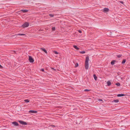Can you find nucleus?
Returning a JSON list of instances; mask_svg holds the SVG:
<instances>
[{
    "label": "nucleus",
    "instance_id": "1",
    "mask_svg": "<svg viewBox=\"0 0 130 130\" xmlns=\"http://www.w3.org/2000/svg\"><path fill=\"white\" fill-rule=\"evenodd\" d=\"M29 25V24L28 23L26 22L24 24L22 25V27L23 28H24L26 27H28Z\"/></svg>",
    "mask_w": 130,
    "mask_h": 130
},
{
    "label": "nucleus",
    "instance_id": "2",
    "mask_svg": "<svg viewBox=\"0 0 130 130\" xmlns=\"http://www.w3.org/2000/svg\"><path fill=\"white\" fill-rule=\"evenodd\" d=\"M89 60V57H86L85 62V64H88V61Z\"/></svg>",
    "mask_w": 130,
    "mask_h": 130
},
{
    "label": "nucleus",
    "instance_id": "3",
    "mask_svg": "<svg viewBox=\"0 0 130 130\" xmlns=\"http://www.w3.org/2000/svg\"><path fill=\"white\" fill-rule=\"evenodd\" d=\"M29 60L31 62H33L34 61V60L31 56H29Z\"/></svg>",
    "mask_w": 130,
    "mask_h": 130
},
{
    "label": "nucleus",
    "instance_id": "4",
    "mask_svg": "<svg viewBox=\"0 0 130 130\" xmlns=\"http://www.w3.org/2000/svg\"><path fill=\"white\" fill-rule=\"evenodd\" d=\"M19 122L21 124L23 125H26L27 124L26 123L22 121H19Z\"/></svg>",
    "mask_w": 130,
    "mask_h": 130
},
{
    "label": "nucleus",
    "instance_id": "5",
    "mask_svg": "<svg viewBox=\"0 0 130 130\" xmlns=\"http://www.w3.org/2000/svg\"><path fill=\"white\" fill-rule=\"evenodd\" d=\"M37 112L36 111L33 110H30L29 111V112L32 113H37Z\"/></svg>",
    "mask_w": 130,
    "mask_h": 130
},
{
    "label": "nucleus",
    "instance_id": "6",
    "mask_svg": "<svg viewBox=\"0 0 130 130\" xmlns=\"http://www.w3.org/2000/svg\"><path fill=\"white\" fill-rule=\"evenodd\" d=\"M104 11L105 12H107L109 10V9L108 8H105L103 9Z\"/></svg>",
    "mask_w": 130,
    "mask_h": 130
},
{
    "label": "nucleus",
    "instance_id": "7",
    "mask_svg": "<svg viewBox=\"0 0 130 130\" xmlns=\"http://www.w3.org/2000/svg\"><path fill=\"white\" fill-rule=\"evenodd\" d=\"M89 67L88 64H85V67L86 69H88Z\"/></svg>",
    "mask_w": 130,
    "mask_h": 130
},
{
    "label": "nucleus",
    "instance_id": "8",
    "mask_svg": "<svg viewBox=\"0 0 130 130\" xmlns=\"http://www.w3.org/2000/svg\"><path fill=\"white\" fill-rule=\"evenodd\" d=\"M12 124H14L15 125L17 126L18 125V123L16 122H13L12 123Z\"/></svg>",
    "mask_w": 130,
    "mask_h": 130
},
{
    "label": "nucleus",
    "instance_id": "9",
    "mask_svg": "<svg viewBox=\"0 0 130 130\" xmlns=\"http://www.w3.org/2000/svg\"><path fill=\"white\" fill-rule=\"evenodd\" d=\"M20 11L23 12L24 13H26L28 11V10H21Z\"/></svg>",
    "mask_w": 130,
    "mask_h": 130
},
{
    "label": "nucleus",
    "instance_id": "10",
    "mask_svg": "<svg viewBox=\"0 0 130 130\" xmlns=\"http://www.w3.org/2000/svg\"><path fill=\"white\" fill-rule=\"evenodd\" d=\"M125 95L124 94H118V95L117 96H118V97H121V96H124Z\"/></svg>",
    "mask_w": 130,
    "mask_h": 130
},
{
    "label": "nucleus",
    "instance_id": "11",
    "mask_svg": "<svg viewBox=\"0 0 130 130\" xmlns=\"http://www.w3.org/2000/svg\"><path fill=\"white\" fill-rule=\"evenodd\" d=\"M107 84L108 86H110L111 84V83L109 81H108L107 82Z\"/></svg>",
    "mask_w": 130,
    "mask_h": 130
},
{
    "label": "nucleus",
    "instance_id": "12",
    "mask_svg": "<svg viewBox=\"0 0 130 130\" xmlns=\"http://www.w3.org/2000/svg\"><path fill=\"white\" fill-rule=\"evenodd\" d=\"M73 47L75 49H76V50H78L79 49V48H78L77 46L76 45H73Z\"/></svg>",
    "mask_w": 130,
    "mask_h": 130
},
{
    "label": "nucleus",
    "instance_id": "13",
    "mask_svg": "<svg viewBox=\"0 0 130 130\" xmlns=\"http://www.w3.org/2000/svg\"><path fill=\"white\" fill-rule=\"evenodd\" d=\"M113 102L115 103H118L119 102L118 100H114Z\"/></svg>",
    "mask_w": 130,
    "mask_h": 130
},
{
    "label": "nucleus",
    "instance_id": "14",
    "mask_svg": "<svg viewBox=\"0 0 130 130\" xmlns=\"http://www.w3.org/2000/svg\"><path fill=\"white\" fill-rule=\"evenodd\" d=\"M41 49L45 53H47V51H46V50L44 48H41Z\"/></svg>",
    "mask_w": 130,
    "mask_h": 130
},
{
    "label": "nucleus",
    "instance_id": "15",
    "mask_svg": "<svg viewBox=\"0 0 130 130\" xmlns=\"http://www.w3.org/2000/svg\"><path fill=\"white\" fill-rule=\"evenodd\" d=\"M93 77H94V79L95 80H96L97 79V77L96 76V75H93Z\"/></svg>",
    "mask_w": 130,
    "mask_h": 130
},
{
    "label": "nucleus",
    "instance_id": "16",
    "mask_svg": "<svg viewBox=\"0 0 130 130\" xmlns=\"http://www.w3.org/2000/svg\"><path fill=\"white\" fill-rule=\"evenodd\" d=\"M115 61H113L111 62V64L113 65L114 64Z\"/></svg>",
    "mask_w": 130,
    "mask_h": 130
},
{
    "label": "nucleus",
    "instance_id": "17",
    "mask_svg": "<svg viewBox=\"0 0 130 130\" xmlns=\"http://www.w3.org/2000/svg\"><path fill=\"white\" fill-rule=\"evenodd\" d=\"M116 85L117 86H119L120 85V84L119 83H118L116 84Z\"/></svg>",
    "mask_w": 130,
    "mask_h": 130
},
{
    "label": "nucleus",
    "instance_id": "18",
    "mask_svg": "<svg viewBox=\"0 0 130 130\" xmlns=\"http://www.w3.org/2000/svg\"><path fill=\"white\" fill-rule=\"evenodd\" d=\"M126 60L125 59H124L122 61V63H124L125 62Z\"/></svg>",
    "mask_w": 130,
    "mask_h": 130
},
{
    "label": "nucleus",
    "instance_id": "19",
    "mask_svg": "<svg viewBox=\"0 0 130 130\" xmlns=\"http://www.w3.org/2000/svg\"><path fill=\"white\" fill-rule=\"evenodd\" d=\"M17 35H19L20 36L25 35V34H19Z\"/></svg>",
    "mask_w": 130,
    "mask_h": 130
},
{
    "label": "nucleus",
    "instance_id": "20",
    "mask_svg": "<svg viewBox=\"0 0 130 130\" xmlns=\"http://www.w3.org/2000/svg\"><path fill=\"white\" fill-rule=\"evenodd\" d=\"M53 52L55 53V54H58V53L57 52V51H54Z\"/></svg>",
    "mask_w": 130,
    "mask_h": 130
},
{
    "label": "nucleus",
    "instance_id": "21",
    "mask_svg": "<svg viewBox=\"0 0 130 130\" xmlns=\"http://www.w3.org/2000/svg\"><path fill=\"white\" fill-rule=\"evenodd\" d=\"M78 63H76V64H75V67H78Z\"/></svg>",
    "mask_w": 130,
    "mask_h": 130
},
{
    "label": "nucleus",
    "instance_id": "22",
    "mask_svg": "<svg viewBox=\"0 0 130 130\" xmlns=\"http://www.w3.org/2000/svg\"><path fill=\"white\" fill-rule=\"evenodd\" d=\"M85 53V52L84 51H82V52H80V53L81 54H84Z\"/></svg>",
    "mask_w": 130,
    "mask_h": 130
},
{
    "label": "nucleus",
    "instance_id": "23",
    "mask_svg": "<svg viewBox=\"0 0 130 130\" xmlns=\"http://www.w3.org/2000/svg\"><path fill=\"white\" fill-rule=\"evenodd\" d=\"M26 102H28L29 101L28 100H24Z\"/></svg>",
    "mask_w": 130,
    "mask_h": 130
},
{
    "label": "nucleus",
    "instance_id": "24",
    "mask_svg": "<svg viewBox=\"0 0 130 130\" xmlns=\"http://www.w3.org/2000/svg\"><path fill=\"white\" fill-rule=\"evenodd\" d=\"M52 30L53 31H54L55 30V27H53L52 28Z\"/></svg>",
    "mask_w": 130,
    "mask_h": 130
},
{
    "label": "nucleus",
    "instance_id": "25",
    "mask_svg": "<svg viewBox=\"0 0 130 130\" xmlns=\"http://www.w3.org/2000/svg\"><path fill=\"white\" fill-rule=\"evenodd\" d=\"M49 15H50V17H54V15H53V14H49Z\"/></svg>",
    "mask_w": 130,
    "mask_h": 130
},
{
    "label": "nucleus",
    "instance_id": "26",
    "mask_svg": "<svg viewBox=\"0 0 130 130\" xmlns=\"http://www.w3.org/2000/svg\"><path fill=\"white\" fill-rule=\"evenodd\" d=\"M117 57H118V58H120L121 57V55H117Z\"/></svg>",
    "mask_w": 130,
    "mask_h": 130
},
{
    "label": "nucleus",
    "instance_id": "27",
    "mask_svg": "<svg viewBox=\"0 0 130 130\" xmlns=\"http://www.w3.org/2000/svg\"><path fill=\"white\" fill-rule=\"evenodd\" d=\"M84 90L85 91H90L88 89H85Z\"/></svg>",
    "mask_w": 130,
    "mask_h": 130
},
{
    "label": "nucleus",
    "instance_id": "28",
    "mask_svg": "<svg viewBox=\"0 0 130 130\" xmlns=\"http://www.w3.org/2000/svg\"><path fill=\"white\" fill-rule=\"evenodd\" d=\"M98 101H103L101 99H98Z\"/></svg>",
    "mask_w": 130,
    "mask_h": 130
},
{
    "label": "nucleus",
    "instance_id": "29",
    "mask_svg": "<svg viewBox=\"0 0 130 130\" xmlns=\"http://www.w3.org/2000/svg\"><path fill=\"white\" fill-rule=\"evenodd\" d=\"M41 71H42L44 72V70L43 69H42L41 70Z\"/></svg>",
    "mask_w": 130,
    "mask_h": 130
},
{
    "label": "nucleus",
    "instance_id": "30",
    "mask_svg": "<svg viewBox=\"0 0 130 130\" xmlns=\"http://www.w3.org/2000/svg\"><path fill=\"white\" fill-rule=\"evenodd\" d=\"M78 32H79L80 33H82V31H81V30H78Z\"/></svg>",
    "mask_w": 130,
    "mask_h": 130
},
{
    "label": "nucleus",
    "instance_id": "31",
    "mask_svg": "<svg viewBox=\"0 0 130 130\" xmlns=\"http://www.w3.org/2000/svg\"><path fill=\"white\" fill-rule=\"evenodd\" d=\"M121 3H122V4H123V1H121L120 2Z\"/></svg>",
    "mask_w": 130,
    "mask_h": 130
},
{
    "label": "nucleus",
    "instance_id": "32",
    "mask_svg": "<svg viewBox=\"0 0 130 130\" xmlns=\"http://www.w3.org/2000/svg\"><path fill=\"white\" fill-rule=\"evenodd\" d=\"M2 68V66L0 64V68Z\"/></svg>",
    "mask_w": 130,
    "mask_h": 130
},
{
    "label": "nucleus",
    "instance_id": "33",
    "mask_svg": "<svg viewBox=\"0 0 130 130\" xmlns=\"http://www.w3.org/2000/svg\"><path fill=\"white\" fill-rule=\"evenodd\" d=\"M52 126V127H55V126L54 125H51V126Z\"/></svg>",
    "mask_w": 130,
    "mask_h": 130
}]
</instances>
